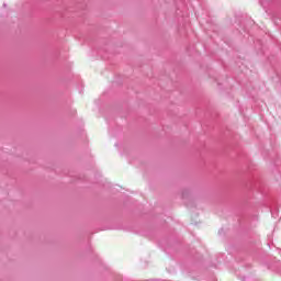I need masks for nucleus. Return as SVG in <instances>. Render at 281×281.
<instances>
[{"label":"nucleus","instance_id":"1","mask_svg":"<svg viewBox=\"0 0 281 281\" xmlns=\"http://www.w3.org/2000/svg\"><path fill=\"white\" fill-rule=\"evenodd\" d=\"M8 4L3 3V8H5Z\"/></svg>","mask_w":281,"mask_h":281}]
</instances>
